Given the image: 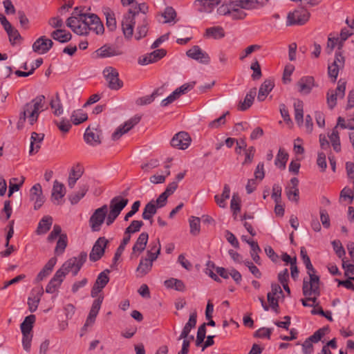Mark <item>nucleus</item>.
I'll return each mask as SVG.
<instances>
[{
	"label": "nucleus",
	"instance_id": "1",
	"mask_svg": "<svg viewBox=\"0 0 354 354\" xmlns=\"http://www.w3.org/2000/svg\"><path fill=\"white\" fill-rule=\"evenodd\" d=\"M269 0H232L223 3L217 9L221 15H229L234 20L244 19L247 13L244 11L257 10L264 7Z\"/></svg>",
	"mask_w": 354,
	"mask_h": 354
},
{
	"label": "nucleus",
	"instance_id": "2",
	"mask_svg": "<svg viewBox=\"0 0 354 354\" xmlns=\"http://www.w3.org/2000/svg\"><path fill=\"white\" fill-rule=\"evenodd\" d=\"M44 95H39L30 102L25 104L19 113L17 128H22L26 119L30 125H33L37 121L40 112L44 110Z\"/></svg>",
	"mask_w": 354,
	"mask_h": 354
},
{
	"label": "nucleus",
	"instance_id": "3",
	"mask_svg": "<svg viewBox=\"0 0 354 354\" xmlns=\"http://www.w3.org/2000/svg\"><path fill=\"white\" fill-rule=\"evenodd\" d=\"M307 269L309 278H304L302 285V292L304 296L311 295L315 293L317 295L319 294V276L315 274L316 270L313 268L311 261L305 264Z\"/></svg>",
	"mask_w": 354,
	"mask_h": 354
},
{
	"label": "nucleus",
	"instance_id": "4",
	"mask_svg": "<svg viewBox=\"0 0 354 354\" xmlns=\"http://www.w3.org/2000/svg\"><path fill=\"white\" fill-rule=\"evenodd\" d=\"M86 259L87 253L81 252L77 257H73L66 261L58 270L63 271L65 276L70 272H72L73 276H76Z\"/></svg>",
	"mask_w": 354,
	"mask_h": 354
},
{
	"label": "nucleus",
	"instance_id": "5",
	"mask_svg": "<svg viewBox=\"0 0 354 354\" xmlns=\"http://www.w3.org/2000/svg\"><path fill=\"white\" fill-rule=\"evenodd\" d=\"M103 75L110 89L119 90L122 87L123 82L119 79V73L115 68L112 66L106 67L103 70Z\"/></svg>",
	"mask_w": 354,
	"mask_h": 354
},
{
	"label": "nucleus",
	"instance_id": "6",
	"mask_svg": "<svg viewBox=\"0 0 354 354\" xmlns=\"http://www.w3.org/2000/svg\"><path fill=\"white\" fill-rule=\"evenodd\" d=\"M107 214V205L97 208L89 218V225L93 232H98L103 224Z\"/></svg>",
	"mask_w": 354,
	"mask_h": 354
},
{
	"label": "nucleus",
	"instance_id": "7",
	"mask_svg": "<svg viewBox=\"0 0 354 354\" xmlns=\"http://www.w3.org/2000/svg\"><path fill=\"white\" fill-rule=\"evenodd\" d=\"M310 16V12L304 8L295 10L288 15L287 25H304L308 21Z\"/></svg>",
	"mask_w": 354,
	"mask_h": 354
},
{
	"label": "nucleus",
	"instance_id": "8",
	"mask_svg": "<svg viewBox=\"0 0 354 354\" xmlns=\"http://www.w3.org/2000/svg\"><path fill=\"white\" fill-rule=\"evenodd\" d=\"M122 54V51L118 46L106 44L93 53V57L95 59H103L119 56Z\"/></svg>",
	"mask_w": 354,
	"mask_h": 354
},
{
	"label": "nucleus",
	"instance_id": "9",
	"mask_svg": "<svg viewBox=\"0 0 354 354\" xmlns=\"http://www.w3.org/2000/svg\"><path fill=\"white\" fill-rule=\"evenodd\" d=\"M141 118V115H136L127 120L123 125L118 127L111 136L112 140H117L120 139L122 135L129 132L134 126L138 124Z\"/></svg>",
	"mask_w": 354,
	"mask_h": 354
},
{
	"label": "nucleus",
	"instance_id": "10",
	"mask_svg": "<svg viewBox=\"0 0 354 354\" xmlns=\"http://www.w3.org/2000/svg\"><path fill=\"white\" fill-rule=\"evenodd\" d=\"M109 241L105 237H100L94 243L89 254L90 261L93 262L100 260L104 254Z\"/></svg>",
	"mask_w": 354,
	"mask_h": 354
},
{
	"label": "nucleus",
	"instance_id": "11",
	"mask_svg": "<svg viewBox=\"0 0 354 354\" xmlns=\"http://www.w3.org/2000/svg\"><path fill=\"white\" fill-rule=\"evenodd\" d=\"M345 64V58L342 55V52L336 51L335 57L333 62L328 65V73L329 77L333 78V82H335L339 71L341 68H343Z\"/></svg>",
	"mask_w": 354,
	"mask_h": 354
},
{
	"label": "nucleus",
	"instance_id": "12",
	"mask_svg": "<svg viewBox=\"0 0 354 354\" xmlns=\"http://www.w3.org/2000/svg\"><path fill=\"white\" fill-rule=\"evenodd\" d=\"M138 20L132 15L131 12H128L123 17L122 21V29L125 39H130L133 34L134 26Z\"/></svg>",
	"mask_w": 354,
	"mask_h": 354
},
{
	"label": "nucleus",
	"instance_id": "13",
	"mask_svg": "<svg viewBox=\"0 0 354 354\" xmlns=\"http://www.w3.org/2000/svg\"><path fill=\"white\" fill-rule=\"evenodd\" d=\"M186 55L191 59L196 60L203 64H207L210 62L209 55L203 51L198 46H192L186 52Z\"/></svg>",
	"mask_w": 354,
	"mask_h": 354
},
{
	"label": "nucleus",
	"instance_id": "14",
	"mask_svg": "<svg viewBox=\"0 0 354 354\" xmlns=\"http://www.w3.org/2000/svg\"><path fill=\"white\" fill-rule=\"evenodd\" d=\"M104 297L100 295L97 299H95L92 304L91 308L88 313V315L86 318V322L83 326V330H86V328L89 326H92L95 321V318L99 313V310L101 308L102 303L103 301Z\"/></svg>",
	"mask_w": 354,
	"mask_h": 354
},
{
	"label": "nucleus",
	"instance_id": "15",
	"mask_svg": "<svg viewBox=\"0 0 354 354\" xmlns=\"http://www.w3.org/2000/svg\"><path fill=\"white\" fill-rule=\"evenodd\" d=\"M53 46V42L50 39L47 38L46 36H41L36 39L32 48L35 53L45 54L48 53Z\"/></svg>",
	"mask_w": 354,
	"mask_h": 354
},
{
	"label": "nucleus",
	"instance_id": "16",
	"mask_svg": "<svg viewBox=\"0 0 354 354\" xmlns=\"http://www.w3.org/2000/svg\"><path fill=\"white\" fill-rule=\"evenodd\" d=\"M191 140V138L187 133L180 131L173 137L171 145L179 149H186L190 145Z\"/></svg>",
	"mask_w": 354,
	"mask_h": 354
},
{
	"label": "nucleus",
	"instance_id": "17",
	"mask_svg": "<svg viewBox=\"0 0 354 354\" xmlns=\"http://www.w3.org/2000/svg\"><path fill=\"white\" fill-rule=\"evenodd\" d=\"M30 199L34 202V209H39L44 203L41 186L39 183L34 185L30 190Z\"/></svg>",
	"mask_w": 354,
	"mask_h": 354
},
{
	"label": "nucleus",
	"instance_id": "18",
	"mask_svg": "<svg viewBox=\"0 0 354 354\" xmlns=\"http://www.w3.org/2000/svg\"><path fill=\"white\" fill-rule=\"evenodd\" d=\"M167 54L166 50L163 48L157 49L153 52L146 54L138 59V64L140 65H147L154 63L164 57Z\"/></svg>",
	"mask_w": 354,
	"mask_h": 354
},
{
	"label": "nucleus",
	"instance_id": "19",
	"mask_svg": "<svg viewBox=\"0 0 354 354\" xmlns=\"http://www.w3.org/2000/svg\"><path fill=\"white\" fill-rule=\"evenodd\" d=\"M298 91L302 95L309 94L315 86L313 76H304L297 83Z\"/></svg>",
	"mask_w": 354,
	"mask_h": 354
},
{
	"label": "nucleus",
	"instance_id": "20",
	"mask_svg": "<svg viewBox=\"0 0 354 354\" xmlns=\"http://www.w3.org/2000/svg\"><path fill=\"white\" fill-rule=\"evenodd\" d=\"M65 275L64 274V272L57 270L54 274L53 277L50 280L48 283L46 287V292L47 293H54L55 292L58 288L60 287L62 283L63 282Z\"/></svg>",
	"mask_w": 354,
	"mask_h": 354
},
{
	"label": "nucleus",
	"instance_id": "21",
	"mask_svg": "<svg viewBox=\"0 0 354 354\" xmlns=\"http://www.w3.org/2000/svg\"><path fill=\"white\" fill-rule=\"evenodd\" d=\"M221 0H196L194 3L198 11L203 13H210L217 6Z\"/></svg>",
	"mask_w": 354,
	"mask_h": 354
},
{
	"label": "nucleus",
	"instance_id": "22",
	"mask_svg": "<svg viewBox=\"0 0 354 354\" xmlns=\"http://www.w3.org/2000/svg\"><path fill=\"white\" fill-rule=\"evenodd\" d=\"M149 239V234L147 232H142L138 238L137 239L135 244L132 248V252L131 254V258L132 259L133 255L136 253L140 254L142 253L146 248V245L147 244Z\"/></svg>",
	"mask_w": 354,
	"mask_h": 354
},
{
	"label": "nucleus",
	"instance_id": "23",
	"mask_svg": "<svg viewBox=\"0 0 354 354\" xmlns=\"http://www.w3.org/2000/svg\"><path fill=\"white\" fill-rule=\"evenodd\" d=\"M257 95V88H252L246 94L243 101H240L237 109L239 111H245L248 109L253 104L254 97Z\"/></svg>",
	"mask_w": 354,
	"mask_h": 354
},
{
	"label": "nucleus",
	"instance_id": "24",
	"mask_svg": "<svg viewBox=\"0 0 354 354\" xmlns=\"http://www.w3.org/2000/svg\"><path fill=\"white\" fill-rule=\"evenodd\" d=\"M129 200L121 196H115L109 204L110 210L120 214L122 209L127 205Z\"/></svg>",
	"mask_w": 354,
	"mask_h": 354
},
{
	"label": "nucleus",
	"instance_id": "25",
	"mask_svg": "<svg viewBox=\"0 0 354 354\" xmlns=\"http://www.w3.org/2000/svg\"><path fill=\"white\" fill-rule=\"evenodd\" d=\"M274 86V83L271 80H266L260 86L257 100L259 102H263L265 100L266 97L271 92Z\"/></svg>",
	"mask_w": 354,
	"mask_h": 354
},
{
	"label": "nucleus",
	"instance_id": "26",
	"mask_svg": "<svg viewBox=\"0 0 354 354\" xmlns=\"http://www.w3.org/2000/svg\"><path fill=\"white\" fill-rule=\"evenodd\" d=\"M57 258L56 257H52L50 258L48 262L45 264L44 268L41 270V271L38 273L37 275L36 279L38 281H41L43 279H44L46 277H47L53 271L54 266H55L57 263Z\"/></svg>",
	"mask_w": 354,
	"mask_h": 354
},
{
	"label": "nucleus",
	"instance_id": "27",
	"mask_svg": "<svg viewBox=\"0 0 354 354\" xmlns=\"http://www.w3.org/2000/svg\"><path fill=\"white\" fill-rule=\"evenodd\" d=\"M44 138V133H37L36 132H32L31 133L29 150L30 155L37 153L39 151V149H40V143L43 141Z\"/></svg>",
	"mask_w": 354,
	"mask_h": 354
},
{
	"label": "nucleus",
	"instance_id": "28",
	"mask_svg": "<svg viewBox=\"0 0 354 354\" xmlns=\"http://www.w3.org/2000/svg\"><path fill=\"white\" fill-rule=\"evenodd\" d=\"M148 6L145 3H140L133 8L129 10V12H131L132 15L138 20H147V12H148Z\"/></svg>",
	"mask_w": 354,
	"mask_h": 354
},
{
	"label": "nucleus",
	"instance_id": "29",
	"mask_svg": "<svg viewBox=\"0 0 354 354\" xmlns=\"http://www.w3.org/2000/svg\"><path fill=\"white\" fill-rule=\"evenodd\" d=\"M158 209V207L156 206L155 201L153 200L151 201L146 204L143 209L142 214V218L145 220H149L150 221V224L152 225L153 216L156 214Z\"/></svg>",
	"mask_w": 354,
	"mask_h": 354
},
{
	"label": "nucleus",
	"instance_id": "30",
	"mask_svg": "<svg viewBox=\"0 0 354 354\" xmlns=\"http://www.w3.org/2000/svg\"><path fill=\"white\" fill-rule=\"evenodd\" d=\"M89 188L88 183H84L79 187V190L70 194L68 199L72 205L77 204L86 194Z\"/></svg>",
	"mask_w": 354,
	"mask_h": 354
},
{
	"label": "nucleus",
	"instance_id": "31",
	"mask_svg": "<svg viewBox=\"0 0 354 354\" xmlns=\"http://www.w3.org/2000/svg\"><path fill=\"white\" fill-rule=\"evenodd\" d=\"M50 36L53 39L60 43H66L72 38V35L69 32H66L64 29H57L53 31Z\"/></svg>",
	"mask_w": 354,
	"mask_h": 354
},
{
	"label": "nucleus",
	"instance_id": "32",
	"mask_svg": "<svg viewBox=\"0 0 354 354\" xmlns=\"http://www.w3.org/2000/svg\"><path fill=\"white\" fill-rule=\"evenodd\" d=\"M295 120L299 126L304 122V103L300 100H296L294 102Z\"/></svg>",
	"mask_w": 354,
	"mask_h": 354
},
{
	"label": "nucleus",
	"instance_id": "33",
	"mask_svg": "<svg viewBox=\"0 0 354 354\" xmlns=\"http://www.w3.org/2000/svg\"><path fill=\"white\" fill-rule=\"evenodd\" d=\"M82 174L83 170L80 165H77L71 169L68 179V185L71 189L74 188L77 180Z\"/></svg>",
	"mask_w": 354,
	"mask_h": 354
},
{
	"label": "nucleus",
	"instance_id": "34",
	"mask_svg": "<svg viewBox=\"0 0 354 354\" xmlns=\"http://www.w3.org/2000/svg\"><path fill=\"white\" fill-rule=\"evenodd\" d=\"M84 138L85 142L92 146H96L101 143L100 135L95 133L88 127L84 133Z\"/></svg>",
	"mask_w": 354,
	"mask_h": 354
},
{
	"label": "nucleus",
	"instance_id": "35",
	"mask_svg": "<svg viewBox=\"0 0 354 354\" xmlns=\"http://www.w3.org/2000/svg\"><path fill=\"white\" fill-rule=\"evenodd\" d=\"M153 264L145 259H141L138 266L136 268L137 276L142 277L146 275L152 268Z\"/></svg>",
	"mask_w": 354,
	"mask_h": 354
},
{
	"label": "nucleus",
	"instance_id": "36",
	"mask_svg": "<svg viewBox=\"0 0 354 354\" xmlns=\"http://www.w3.org/2000/svg\"><path fill=\"white\" fill-rule=\"evenodd\" d=\"M35 319L36 317L34 315H30L25 317L20 326L22 334H32L31 332Z\"/></svg>",
	"mask_w": 354,
	"mask_h": 354
},
{
	"label": "nucleus",
	"instance_id": "37",
	"mask_svg": "<svg viewBox=\"0 0 354 354\" xmlns=\"http://www.w3.org/2000/svg\"><path fill=\"white\" fill-rule=\"evenodd\" d=\"M138 24L135 38L136 40H140L146 37L148 32V21L147 20H138L136 23Z\"/></svg>",
	"mask_w": 354,
	"mask_h": 354
},
{
	"label": "nucleus",
	"instance_id": "38",
	"mask_svg": "<svg viewBox=\"0 0 354 354\" xmlns=\"http://www.w3.org/2000/svg\"><path fill=\"white\" fill-rule=\"evenodd\" d=\"M53 223V218L51 216H44L39 223L37 227L38 234H44L47 232L50 229Z\"/></svg>",
	"mask_w": 354,
	"mask_h": 354
},
{
	"label": "nucleus",
	"instance_id": "39",
	"mask_svg": "<svg viewBox=\"0 0 354 354\" xmlns=\"http://www.w3.org/2000/svg\"><path fill=\"white\" fill-rule=\"evenodd\" d=\"M64 190V185L62 183H59L57 180H55L53 184L51 194L52 198L56 201L61 199L65 195Z\"/></svg>",
	"mask_w": 354,
	"mask_h": 354
},
{
	"label": "nucleus",
	"instance_id": "40",
	"mask_svg": "<svg viewBox=\"0 0 354 354\" xmlns=\"http://www.w3.org/2000/svg\"><path fill=\"white\" fill-rule=\"evenodd\" d=\"M205 36L215 39H221L225 36V32L222 27L214 26L206 29Z\"/></svg>",
	"mask_w": 354,
	"mask_h": 354
},
{
	"label": "nucleus",
	"instance_id": "41",
	"mask_svg": "<svg viewBox=\"0 0 354 354\" xmlns=\"http://www.w3.org/2000/svg\"><path fill=\"white\" fill-rule=\"evenodd\" d=\"M68 238L66 234H62L59 236L58 241L55 248V254L56 255L62 254L66 248L67 247Z\"/></svg>",
	"mask_w": 354,
	"mask_h": 354
},
{
	"label": "nucleus",
	"instance_id": "42",
	"mask_svg": "<svg viewBox=\"0 0 354 354\" xmlns=\"http://www.w3.org/2000/svg\"><path fill=\"white\" fill-rule=\"evenodd\" d=\"M50 106L54 110L53 113L55 115L59 116L63 113V106L58 93H56L55 98L50 100Z\"/></svg>",
	"mask_w": 354,
	"mask_h": 354
},
{
	"label": "nucleus",
	"instance_id": "43",
	"mask_svg": "<svg viewBox=\"0 0 354 354\" xmlns=\"http://www.w3.org/2000/svg\"><path fill=\"white\" fill-rule=\"evenodd\" d=\"M88 119V115L86 113H84L82 110L78 109L74 111L71 116V120L73 124L75 125H78Z\"/></svg>",
	"mask_w": 354,
	"mask_h": 354
},
{
	"label": "nucleus",
	"instance_id": "44",
	"mask_svg": "<svg viewBox=\"0 0 354 354\" xmlns=\"http://www.w3.org/2000/svg\"><path fill=\"white\" fill-rule=\"evenodd\" d=\"M288 159V154L286 153L284 149H279L277 158L274 161V164L277 167L281 169H284L286 168V162Z\"/></svg>",
	"mask_w": 354,
	"mask_h": 354
},
{
	"label": "nucleus",
	"instance_id": "45",
	"mask_svg": "<svg viewBox=\"0 0 354 354\" xmlns=\"http://www.w3.org/2000/svg\"><path fill=\"white\" fill-rule=\"evenodd\" d=\"M43 293H44L43 288H41L39 290L37 295L34 296L33 298H32V297L28 298V309L31 313L36 311V310L37 309L39 301L41 299V297L43 295Z\"/></svg>",
	"mask_w": 354,
	"mask_h": 354
},
{
	"label": "nucleus",
	"instance_id": "46",
	"mask_svg": "<svg viewBox=\"0 0 354 354\" xmlns=\"http://www.w3.org/2000/svg\"><path fill=\"white\" fill-rule=\"evenodd\" d=\"M189 222L190 227V233L194 236L198 235L200 233L201 230L200 218L192 216L189 219Z\"/></svg>",
	"mask_w": 354,
	"mask_h": 354
},
{
	"label": "nucleus",
	"instance_id": "47",
	"mask_svg": "<svg viewBox=\"0 0 354 354\" xmlns=\"http://www.w3.org/2000/svg\"><path fill=\"white\" fill-rule=\"evenodd\" d=\"M336 129L337 126L333 129L332 133L329 136V138L332 143L333 149L336 152H339L341 151L340 140L339 133Z\"/></svg>",
	"mask_w": 354,
	"mask_h": 354
},
{
	"label": "nucleus",
	"instance_id": "48",
	"mask_svg": "<svg viewBox=\"0 0 354 354\" xmlns=\"http://www.w3.org/2000/svg\"><path fill=\"white\" fill-rule=\"evenodd\" d=\"M109 272L110 270L108 269H106L103 272H100L97 276L94 284L100 286V288H104L109 281V277L108 276Z\"/></svg>",
	"mask_w": 354,
	"mask_h": 354
},
{
	"label": "nucleus",
	"instance_id": "49",
	"mask_svg": "<svg viewBox=\"0 0 354 354\" xmlns=\"http://www.w3.org/2000/svg\"><path fill=\"white\" fill-rule=\"evenodd\" d=\"M195 84V82L186 83L177 88L175 91H173V95L176 97V99L179 98L182 95L187 93L188 91H191Z\"/></svg>",
	"mask_w": 354,
	"mask_h": 354
},
{
	"label": "nucleus",
	"instance_id": "50",
	"mask_svg": "<svg viewBox=\"0 0 354 354\" xmlns=\"http://www.w3.org/2000/svg\"><path fill=\"white\" fill-rule=\"evenodd\" d=\"M329 332V327L328 326H324L323 328H321L316 330L313 335L310 336L308 339V340L311 341L312 342L317 343L321 339L322 337H324L326 333Z\"/></svg>",
	"mask_w": 354,
	"mask_h": 354
},
{
	"label": "nucleus",
	"instance_id": "51",
	"mask_svg": "<svg viewBox=\"0 0 354 354\" xmlns=\"http://www.w3.org/2000/svg\"><path fill=\"white\" fill-rule=\"evenodd\" d=\"M144 223L142 221L133 220L131 222L130 225L125 229L124 234H134L140 230L143 226Z\"/></svg>",
	"mask_w": 354,
	"mask_h": 354
},
{
	"label": "nucleus",
	"instance_id": "52",
	"mask_svg": "<svg viewBox=\"0 0 354 354\" xmlns=\"http://www.w3.org/2000/svg\"><path fill=\"white\" fill-rule=\"evenodd\" d=\"M104 14L106 15V25L107 28L110 31H113L116 28V20L114 13L109 9L106 12H104Z\"/></svg>",
	"mask_w": 354,
	"mask_h": 354
},
{
	"label": "nucleus",
	"instance_id": "53",
	"mask_svg": "<svg viewBox=\"0 0 354 354\" xmlns=\"http://www.w3.org/2000/svg\"><path fill=\"white\" fill-rule=\"evenodd\" d=\"M196 322L197 313L196 311L194 310L190 314L188 322L185 324V326L183 328L184 332H187L188 333H189L191 330L196 327Z\"/></svg>",
	"mask_w": 354,
	"mask_h": 354
},
{
	"label": "nucleus",
	"instance_id": "54",
	"mask_svg": "<svg viewBox=\"0 0 354 354\" xmlns=\"http://www.w3.org/2000/svg\"><path fill=\"white\" fill-rule=\"evenodd\" d=\"M158 91H153L151 95L139 97L136 100V104L138 106H145L151 104L156 98Z\"/></svg>",
	"mask_w": 354,
	"mask_h": 354
},
{
	"label": "nucleus",
	"instance_id": "55",
	"mask_svg": "<svg viewBox=\"0 0 354 354\" xmlns=\"http://www.w3.org/2000/svg\"><path fill=\"white\" fill-rule=\"evenodd\" d=\"M338 93L334 90H329L326 94V100L328 107L333 109L337 104Z\"/></svg>",
	"mask_w": 354,
	"mask_h": 354
},
{
	"label": "nucleus",
	"instance_id": "56",
	"mask_svg": "<svg viewBox=\"0 0 354 354\" xmlns=\"http://www.w3.org/2000/svg\"><path fill=\"white\" fill-rule=\"evenodd\" d=\"M333 248L339 258L345 257L346 251L339 240H334L331 243Z\"/></svg>",
	"mask_w": 354,
	"mask_h": 354
},
{
	"label": "nucleus",
	"instance_id": "57",
	"mask_svg": "<svg viewBox=\"0 0 354 354\" xmlns=\"http://www.w3.org/2000/svg\"><path fill=\"white\" fill-rule=\"evenodd\" d=\"M230 208L233 211V214H236L241 210V199L238 194H233L230 203Z\"/></svg>",
	"mask_w": 354,
	"mask_h": 354
},
{
	"label": "nucleus",
	"instance_id": "58",
	"mask_svg": "<svg viewBox=\"0 0 354 354\" xmlns=\"http://www.w3.org/2000/svg\"><path fill=\"white\" fill-rule=\"evenodd\" d=\"M250 68L253 71L251 77L253 80H259L262 76L261 66L257 60L252 63Z\"/></svg>",
	"mask_w": 354,
	"mask_h": 354
},
{
	"label": "nucleus",
	"instance_id": "59",
	"mask_svg": "<svg viewBox=\"0 0 354 354\" xmlns=\"http://www.w3.org/2000/svg\"><path fill=\"white\" fill-rule=\"evenodd\" d=\"M17 15L21 28L24 30L29 29L30 21L28 18L26 17L25 12L23 10H18Z\"/></svg>",
	"mask_w": 354,
	"mask_h": 354
},
{
	"label": "nucleus",
	"instance_id": "60",
	"mask_svg": "<svg viewBox=\"0 0 354 354\" xmlns=\"http://www.w3.org/2000/svg\"><path fill=\"white\" fill-rule=\"evenodd\" d=\"M55 124L57 128L64 133H66L71 129L72 125L70 121L67 119H62L61 121H55Z\"/></svg>",
	"mask_w": 354,
	"mask_h": 354
},
{
	"label": "nucleus",
	"instance_id": "61",
	"mask_svg": "<svg viewBox=\"0 0 354 354\" xmlns=\"http://www.w3.org/2000/svg\"><path fill=\"white\" fill-rule=\"evenodd\" d=\"M295 70V66L292 64H288L285 66L283 73V81L284 84L291 82L290 76Z\"/></svg>",
	"mask_w": 354,
	"mask_h": 354
},
{
	"label": "nucleus",
	"instance_id": "62",
	"mask_svg": "<svg viewBox=\"0 0 354 354\" xmlns=\"http://www.w3.org/2000/svg\"><path fill=\"white\" fill-rule=\"evenodd\" d=\"M261 48V46L257 44L250 45L247 47L240 55L239 59L243 61L246 57L252 53L256 50H259Z\"/></svg>",
	"mask_w": 354,
	"mask_h": 354
},
{
	"label": "nucleus",
	"instance_id": "63",
	"mask_svg": "<svg viewBox=\"0 0 354 354\" xmlns=\"http://www.w3.org/2000/svg\"><path fill=\"white\" fill-rule=\"evenodd\" d=\"M272 198L274 201L275 203H281V187L277 184H274L272 186Z\"/></svg>",
	"mask_w": 354,
	"mask_h": 354
},
{
	"label": "nucleus",
	"instance_id": "64",
	"mask_svg": "<svg viewBox=\"0 0 354 354\" xmlns=\"http://www.w3.org/2000/svg\"><path fill=\"white\" fill-rule=\"evenodd\" d=\"M162 16L165 19V23H168L175 19L176 12L172 7H167Z\"/></svg>",
	"mask_w": 354,
	"mask_h": 354
}]
</instances>
